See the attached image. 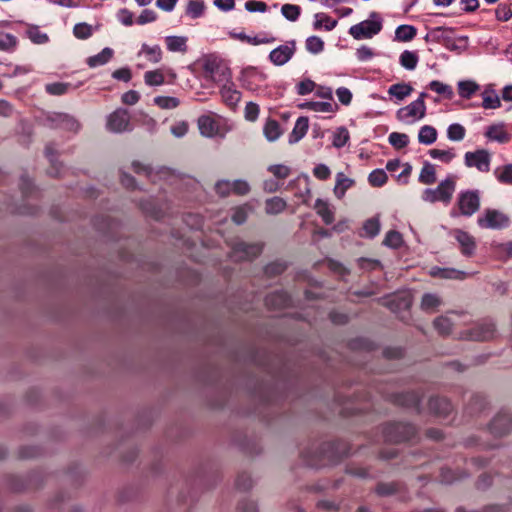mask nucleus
I'll use <instances>...</instances> for the list:
<instances>
[{
	"label": "nucleus",
	"instance_id": "f257e3e1",
	"mask_svg": "<svg viewBox=\"0 0 512 512\" xmlns=\"http://www.w3.org/2000/svg\"><path fill=\"white\" fill-rule=\"evenodd\" d=\"M197 125L200 134L207 138L224 137L227 132L223 119L212 112L201 115Z\"/></svg>",
	"mask_w": 512,
	"mask_h": 512
},
{
	"label": "nucleus",
	"instance_id": "f03ea898",
	"mask_svg": "<svg viewBox=\"0 0 512 512\" xmlns=\"http://www.w3.org/2000/svg\"><path fill=\"white\" fill-rule=\"evenodd\" d=\"M203 77L218 85L231 79L230 69L216 57H208L203 62Z\"/></svg>",
	"mask_w": 512,
	"mask_h": 512
},
{
	"label": "nucleus",
	"instance_id": "7ed1b4c3",
	"mask_svg": "<svg viewBox=\"0 0 512 512\" xmlns=\"http://www.w3.org/2000/svg\"><path fill=\"white\" fill-rule=\"evenodd\" d=\"M426 95L422 92L415 101L400 108L396 113L397 119L405 124H413L423 119L426 114Z\"/></svg>",
	"mask_w": 512,
	"mask_h": 512
},
{
	"label": "nucleus",
	"instance_id": "20e7f679",
	"mask_svg": "<svg viewBox=\"0 0 512 512\" xmlns=\"http://www.w3.org/2000/svg\"><path fill=\"white\" fill-rule=\"evenodd\" d=\"M382 29L378 14L372 13L370 18L350 27L349 34L356 40L372 38Z\"/></svg>",
	"mask_w": 512,
	"mask_h": 512
},
{
	"label": "nucleus",
	"instance_id": "39448f33",
	"mask_svg": "<svg viewBox=\"0 0 512 512\" xmlns=\"http://www.w3.org/2000/svg\"><path fill=\"white\" fill-rule=\"evenodd\" d=\"M266 74L257 68L243 69L238 78L241 86L251 92H259L265 87Z\"/></svg>",
	"mask_w": 512,
	"mask_h": 512
},
{
	"label": "nucleus",
	"instance_id": "423d86ee",
	"mask_svg": "<svg viewBox=\"0 0 512 512\" xmlns=\"http://www.w3.org/2000/svg\"><path fill=\"white\" fill-rule=\"evenodd\" d=\"M477 224L484 229H501L508 226L509 219L498 210L488 209L478 217Z\"/></svg>",
	"mask_w": 512,
	"mask_h": 512
},
{
	"label": "nucleus",
	"instance_id": "0eeeda50",
	"mask_svg": "<svg viewBox=\"0 0 512 512\" xmlns=\"http://www.w3.org/2000/svg\"><path fill=\"white\" fill-rule=\"evenodd\" d=\"M106 128L113 133H122L132 129L127 110L117 109L107 117Z\"/></svg>",
	"mask_w": 512,
	"mask_h": 512
},
{
	"label": "nucleus",
	"instance_id": "6e6552de",
	"mask_svg": "<svg viewBox=\"0 0 512 512\" xmlns=\"http://www.w3.org/2000/svg\"><path fill=\"white\" fill-rule=\"evenodd\" d=\"M452 236L463 256H474L477 248V242L473 235L469 234L464 230L455 229L452 232Z\"/></svg>",
	"mask_w": 512,
	"mask_h": 512
},
{
	"label": "nucleus",
	"instance_id": "1a4fd4ad",
	"mask_svg": "<svg viewBox=\"0 0 512 512\" xmlns=\"http://www.w3.org/2000/svg\"><path fill=\"white\" fill-rule=\"evenodd\" d=\"M296 51V42L294 40L287 41L279 45L269 53V60L275 66H283L291 60Z\"/></svg>",
	"mask_w": 512,
	"mask_h": 512
},
{
	"label": "nucleus",
	"instance_id": "9d476101",
	"mask_svg": "<svg viewBox=\"0 0 512 512\" xmlns=\"http://www.w3.org/2000/svg\"><path fill=\"white\" fill-rule=\"evenodd\" d=\"M495 326L491 322L479 323L469 329L464 338L474 341H486L490 340L495 336Z\"/></svg>",
	"mask_w": 512,
	"mask_h": 512
},
{
	"label": "nucleus",
	"instance_id": "9b49d317",
	"mask_svg": "<svg viewBox=\"0 0 512 512\" xmlns=\"http://www.w3.org/2000/svg\"><path fill=\"white\" fill-rule=\"evenodd\" d=\"M421 199L427 203L448 201V178L442 180L436 188H427L421 194Z\"/></svg>",
	"mask_w": 512,
	"mask_h": 512
},
{
	"label": "nucleus",
	"instance_id": "f8f14e48",
	"mask_svg": "<svg viewBox=\"0 0 512 512\" xmlns=\"http://www.w3.org/2000/svg\"><path fill=\"white\" fill-rule=\"evenodd\" d=\"M262 247L259 244H248L238 242L232 248V257L237 260H250L261 253Z\"/></svg>",
	"mask_w": 512,
	"mask_h": 512
},
{
	"label": "nucleus",
	"instance_id": "ddd939ff",
	"mask_svg": "<svg viewBox=\"0 0 512 512\" xmlns=\"http://www.w3.org/2000/svg\"><path fill=\"white\" fill-rule=\"evenodd\" d=\"M479 206L480 199L478 193L467 191L460 195L458 200V207L461 214L470 216L479 209Z\"/></svg>",
	"mask_w": 512,
	"mask_h": 512
},
{
	"label": "nucleus",
	"instance_id": "4468645a",
	"mask_svg": "<svg viewBox=\"0 0 512 512\" xmlns=\"http://www.w3.org/2000/svg\"><path fill=\"white\" fill-rule=\"evenodd\" d=\"M465 163L469 167H476L479 171L487 172L490 166V155L485 150L467 152L465 154Z\"/></svg>",
	"mask_w": 512,
	"mask_h": 512
},
{
	"label": "nucleus",
	"instance_id": "2eb2a0df",
	"mask_svg": "<svg viewBox=\"0 0 512 512\" xmlns=\"http://www.w3.org/2000/svg\"><path fill=\"white\" fill-rule=\"evenodd\" d=\"M220 95L223 102L230 108H235L241 100V92L230 80L221 84Z\"/></svg>",
	"mask_w": 512,
	"mask_h": 512
},
{
	"label": "nucleus",
	"instance_id": "dca6fc26",
	"mask_svg": "<svg viewBox=\"0 0 512 512\" xmlns=\"http://www.w3.org/2000/svg\"><path fill=\"white\" fill-rule=\"evenodd\" d=\"M512 429V418L509 413H499L491 422V433L496 436H502Z\"/></svg>",
	"mask_w": 512,
	"mask_h": 512
},
{
	"label": "nucleus",
	"instance_id": "f3484780",
	"mask_svg": "<svg viewBox=\"0 0 512 512\" xmlns=\"http://www.w3.org/2000/svg\"><path fill=\"white\" fill-rule=\"evenodd\" d=\"M50 119L53 125L57 128L65 129L72 132H77L80 128V124L78 123V121L67 114L55 113Z\"/></svg>",
	"mask_w": 512,
	"mask_h": 512
},
{
	"label": "nucleus",
	"instance_id": "a211bd4d",
	"mask_svg": "<svg viewBox=\"0 0 512 512\" xmlns=\"http://www.w3.org/2000/svg\"><path fill=\"white\" fill-rule=\"evenodd\" d=\"M413 87L408 83H396L389 87L388 94L394 99L395 103L402 102L405 98L411 95Z\"/></svg>",
	"mask_w": 512,
	"mask_h": 512
},
{
	"label": "nucleus",
	"instance_id": "6ab92c4d",
	"mask_svg": "<svg viewBox=\"0 0 512 512\" xmlns=\"http://www.w3.org/2000/svg\"><path fill=\"white\" fill-rule=\"evenodd\" d=\"M354 180L347 177L343 172L336 174V182L333 189L334 195L338 199H342L345 193L354 185Z\"/></svg>",
	"mask_w": 512,
	"mask_h": 512
},
{
	"label": "nucleus",
	"instance_id": "aec40b11",
	"mask_svg": "<svg viewBox=\"0 0 512 512\" xmlns=\"http://www.w3.org/2000/svg\"><path fill=\"white\" fill-rule=\"evenodd\" d=\"M309 127V120L307 117H299L294 125L292 132L289 135V143L294 144L299 142L307 133Z\"/></svg>",
	"mask_w": 512,
	"mask_h": 512
},
{
	"label": "nucleus",
	"instance_id": "412c9836",
	"mask_svg": "<svg viewBox=\"0 0 512 512\" xmlns=\"http://www.w3.org/2000/svg\"><path fill=\"white\" fill-rule=\"evenodd\" d=\"M162 55L163 53L159 45L150 46L147 43H143L138 52L139 57L145 56V58L153 64L159 63L162 60Z\"/></svg>",
	"mask_w": 512,
	"mask_h": 512
},
{
	"label": "nucleus",
	"instance_id": "4be33fe9",
	"mask_svg": "<svg viewBox=\"0 0 512 512\" xmlns=\"http://www.w3.org/2000/svg\"><path fill=\"white\" fill-rule=\"evenodd\" d=\"M300 108L310 110L313 112H321V113H334L337 109V105L332 102L325 101H307L299 105Z\"/></svg>",
	"mask_w": 512,
	"mask_h": 512
},
{
	"label": "nucleus",
	"instance_id": "5701e85b",
	"mask_svg": "<svg viewBox=\"0 0 512 512\" xmlns=\"http://www.w3.org/2000/svg\"><path fill=\"white\" fill-rule=\"evenodd\" d=\"M314 209L325 224H331L334 221V208L327 201L317 199Z\"/></svg>",
	"mask_w": 512,
	"mask_h": 512
},
{
	"label": "nucleus",
	"instance_id": "b1692460",
	"mask_svg": "<svg viewBox=\"0 0 512 512\" xmlns=\"http://www.w3.org/2000/svg\"><path fill=\"white\" fill-rule=\"evenodd\" d=\"M114 51L109 47H105L96 55H93L87 59V65L90 68H96L107 64L113 57Z\"/></svg>",
	"mask_w": 512,
	"mask_h": 512
},
{
	"label": "nucleus",
	"instance_id": "393cba45",
	"mask_svg": "<svg viewBox=\"0 0 512 512\" xmlns=\"http://www.w3.org/2000/svg\"><path fill=\"white\" fill-rule=\"evenodd\" d=\"M437 180L436 165L430 162H424V165L420 171L418 181L424 185L434 184Z\"/></svg>",
	"mask_w": 512,
	"mask_h": 512
},
{
	"label": "nucleus",
	"instance_id": "a878e982",
	"mask_svg": "<svg viewBox=\"0 0 512 512\" xmlns=\"http://www.w3.org/2000/svg\"><path fill=\"white\" fill-rule=\"evenodd\" d=\"M486 136L490 140L497 141L499 143H507L510 140V135L503 124L490 126L486 131Z\"/></svg>",
	"mask_w": 512,
	"mask_h": 512
},
{
	"label": "nucleus",
	"instance_id": "bb28decb",
	"mask_svg": "<svg viewBox=\"0 0 512 512\" xmlns=\"http://www.w3.org/2000/svg\"><path fill=\"white\" fill-rule=\"evenodd\" d=\"M165 43L170 52L185 53L187 51V37L185 36H167Z\"/></svg>",
	"mask_w": 512,
	"mask_h": 512
},
{
	"label": "nucleus",
	"instance_id": "cd10ccee",
	"mask_svg": "<svg viewBox=\"0 0 512 512\" xmlns=\"http://www.w3.org/2000/svg\"><path fill=\"white\" fill-rule=\"evenodd\" d=\"M287 203L280 197H272L265 202V212L269 215H276L285 210Z\"/></svg>",
	"mask_w": 512,
	"mask_h": 512
},
{
	"label": "nucleus",
	"instance_id": "c85d7f7f",
	"mask_svg": "<svg viewBox=\"0 0 512 512\" xmlns=\"http://www.w3.org/2000/svg\"><path fill=\"white\" fill-rule=\"evenodd\" d=\"M337 25V21L325 13H316L314 15V28H324L326 31H331Z\"/></svg>",
	"mask_w": 512,
	"mask_h": 512
},
{
	"label": "nucleus",
	"instance_id": "c756f323",
	"mask_svg": "<svg viewBox=\"0 0 512 512\" xmlns=\"http://www.w3.org/2000/svg\"><path fill=\"white\" fill-rule=\"evenodd\" d=\"M437 139V131L430 125H425L420 128L418 133V141L424 145H431Z\"/></svg>",
	"mask_w": 512,
	"mask_h": 512
},
{
	"label": "nucleus",
	"instance_id": "7c9ffc66",
	"mask_svg": "<svg viewBox=\"0 0 512 512\" xmlns=\"http://www.w3.org/2000/svg\"><path fill=\"white\" fill-rule=\"evenodd\" d=\"M479 85L472 80H463L458 82L457 90L458 94L462 98H470L475 92L479 90Z\"/></svg>",
	"mask_w": 512,
	"mask_h": 512
},
{
	"label": "nucleus",
	"instance_id": "2f4dec72",
	"mask_svg": "<svg viewBox=\"0 0 512 512\" xmlns=\"http://www.w3.org/2000/svg\"><path fill=\"white\" fill-rule=\"evenodd\" d=\"M263 132L266 139L270 142L276 141L282 133L279 123L276 120H268L265 123Z\"/></svg>",
	"mask_w": 512,
	"mask_h": 512
},
{
	"label": "nucleus",
	"instance_id": "473e14b6",
	"mask_svg": "<svg viewBox=\"0 0 512 512\" xmlns=\"http://www.w3.org/2000/svg\"><path fill=\"white\" fill-rule=\"evenodd\" d=\"M144 82L148 86H160L165 82V75L161 69L150 70L144 73Z\"/></svg>",
	"mask_w": 512,
	"mask_h": 512
},
{
	"label": "nucleus",
	"instance_id": "72a5a7b5",
	"mask_svg": "<svg viewBox=\"0 0 512 512\" xmlns=\"http://www.w3.org/2000/svg\"><path fill=\"white\" fill-rule=\"evenodd\" d=\"M418 55L416 52L405 50L401 53L399 62L407 70H414L418 64Z\"/></svg>",
	"mask_w": 512,
	"mask_h": 512
},
{
	"label": "nucleus",
	"instance_id": "f704fd0d",
	"mask_svg": "<svg viewBox=\"0 0 512 512\" xmlns=\"http://www.w3.org/2000/svg\"><path fill=\"white\" fill-rule=\"evenodd\" d=\"M380 231V222L376 217L370 218L365 221L363 225V232L360 234L363 237L373 238Z\"/></svg>",
	"mask_w": 512,
	"mask_h": 512
},
{
	"label": "nucleus",
	"instance_id": "c9c22d12",
	"mask_svg": "<svg viewBox=\"0 0 512 512\" xmlns=\"http://www.w3.org/2000/svg\"><path fill=\"white\" fill-rule=\"evenodd\" d=\"M441 300L435 294H425L422 297L421 307L426 312H435L436 309L440 306Z\"/></svg>",
	"mask_w": 512,
	"mask_h": 512
},
{
	"label": "nucleus",
	"instance_id": "e433bc0d",
	"mask_svg": "<svg viewBox=\"0 0 512 512\" xmlns=\"http://www.w3.org/2000/svg\"><path fill=\"white\" fill-rule=\"evenodd\" d=\"M154 104L161 109H175L179 106L180 101L172 96H157L154 98Z\"/></svg>",
	"mask_w": 512,
	"mask_h": 512
},
{
	"label": "nucleus",
	"instance_id": "4c0bfd02",
	"mask_svg": "<svg viewBox=\"0 0 512 512\" xmlns=\"http://www.w3.org/2000/svg\"><path fill=\"white\" fill-rule=\"evenodd\" d=\"M416 35V29L410 25H400L395 31V37L400 41H410Z\"/></svg>",
	"mask_w": 512,
	"mask_h": 512
},
{
	"label": "nucleus",
	"instance_id": "58836bf2",
	"mask_svg": "<svg viewBox=\"0 0 512 512\" xmlns=\"http://www.w3.org/2000/svg\"><path fill=\"white\" fill-rule=\"evenodd\" d=\"M281 14L288 21L294 22L299 18L301 14V8L295 4H284L281 7Z\"/></svg>",
	"mask_w": 512,
	"mask_h": 512
},
{
	"label": "nucleus",
	"instance_id": "ea45409f",
	"mask_svg": "<svg viewBox=\"0 0 512 512\" xmlns=\"http://www.w3.org/2000/svg\"><path fill=\"white\" fill-rule=\"evenodd\" d=\"M70 89H72V85L70 83L63 82L50 83L45 86L46 92L51 95H63Z\"/></svg>",
	"mask_w": 512,
	"mask_h": 512
},
{
	"label": "nucleus",
	"instance_id": "a19ab883",
	"mask_svg": "<svg viewBox=\"0 0 512 512\" xmlns=\"http://www.w3.org/2000/svg\"><path fill=\"white\" fill-rule=\"evenodd\" d=\"M368 181L373 187H381L387 182V174L382 169L373 170L368 176Z\"/></svg>",
	"mask_w": 512,
	"mask_h": 512
},
{
	"label": "nucleus",
	"instance_id": "79ce46f5",
	"mask_svg": "<svg viewBox=\"0 0 512 512\" xmlns=\"http://www.w3.org/2000/svg\"><path fill=\"white\" fill-rule=\"evenodd\" d=\"M389 143L396 149H402L409 143V137L407 134L392 132L388 137Z\"/></svg>",
	"mask_w": 512,
	"mask_h": 512
},
{
	"label": "nucleus",
	"instance_id": "37998d69",
	"mask_svg": "<svg viewBox=\"0 0 512 512\" xmlns=\"http://www.w3.org/2000/svg\"><path fill=\"white\" fill-rule=\"evenodd\" d=\"M495 175L501 183L512 185V164L497 168Z\"/></svg>",
	"mask_w": 512,
	"mask_h": 512
},
{
	"label": "nucleus",
	"instance_id": "c03bdc74",
	"mask_svg": "<svg viewBox=\"0 0 512 512\" xmlns=\"http://www.w3.org/2000/svg\"><path fill=\"white\" fill-rule=\"evenodd\" d=\"M349 140V132L345 127H339L333 134V146L341 148L346 145Z\"/></svg>",
	"mask_w": 512,
	"mask_h": 512
},
{
	"label": "nucleus",
	"instance_id": "a18cd8bd",
	"mask_svg": "<svg viewBox=\"0 0 512 512\" xmlns=\"http://www.w3.org/2000/svg\"><path fill=\"white\" fill-rule=\"evenodd\" d=\"M307 51L312 54H318L324 49V42L320 37L310 36L306 39L305 43Z\"/></svg>",
	"mask_w": 512,
	"mask_h": 512
},
{
	"label": "nucleus",
	"instance_id": "49530a36",
	"mask_svg": "<svg viewBox=\"0 0 512 512\" xmlns=\"http://www.w3.org/2000/svg\"><path fill=\"white\" fill-rule=\"evenodd\" d=\"M384 245L391 248H398L402 245V235L394 230L389 231L383 241Z\"/></svg>",
	"mask_w": 512,
	"mask_h": 512
},
{
	"label": "nucleus",
	"instance_id": "de8ad7c7",
	"mask_svg": "<svg viewBox=\"0 0 512 512\" xmlns=\"http://www.w3.org/2000/svg\"><path fill=\"white\" fill-rule=\"evenodd\" d=\"M204 11V3L201 0H191L188 3L186 13L191 18H198L203 14Z\"/></svg>",
	"mask_w": 512,
	"mask_h": 512
},
{
	"label": "nucleus",
	"instance_id": "09e8293b",
	"mask_svg": "<svg viewBox=\"0 0 512 512\" xmlns=\"http://www.w3.org/2000/svg\"><path fill=\"white\" fill-rule=\"evenodd\" d=\"M483 107L485 109H496L500 107L501 102L497 94L494 92H484L483 93Z\"/></svg>",
	"mask_w": 512,
	"mask_h": 512
},
{
	"label": "nucleus",
	"instance_id": "8fccbe9b",
	"mask_svg": "<svg viewBox=\"0 0 512 512\" xmlns=\"http://www.w3.org/2000/svg\"><path fill=\"white\" fill-rule=\"evenodd\" d=\"M92 26L87 23H78L73 28V34L78 39H87L92 35Z\"/></svg>",
	"mask_w": 512,
	"mask_h": 512
},
{
	"label": "nucleus",
	"instance_id": "3c124183",
	"mask_svg": "<svg viewBox=\"0 0 512 512\" xmlns=\"http://www.w3.org/2000/svg\"><path fill=\"white\" fill-rule=\"evenodd\" d=\"M468 47V38L465 36L450 38V51H455L457 54L462 53Z\"/></svg>",
	"mask_w": 512,
	"mask_h": 512
},
{
	"label": "nucleus",
	"instance_id": "603ef678",
	"mask_svg": "<svg viewBox=\"0 0 512 512\" xmlns=\"http://www.w3.org/2000/svg\"><path fill=\"white\" fill-rule=\"evenodd\" d=\"M29 39L35 44H44L48 41V35L40 31L37 27H32L27 31Z\"/></svg>",
	"mask_w": 512,
	"mask_h": 512
},
{
	"label": "nucleus",
	"instance_id": "864d4df0",
	"mask_svg": "<svg viewBox=\"0 0 512 512\" xmlns=\"http://www.w3.org/2000/svg\"><path fill=\"white\" fill-rule=\"evenodd\" d=\"M250 212L251 208L249 205L237 207L232 215L233 222L238 225L244 223Z\"/></svg>",
	"mask_w": 512,
	"mask_h": 512
},
{
	"label": "nucleus",
	"instance_id": "5fc2aeb1",
	"mask_svg": "<svg viewBox=\"0 0 512 512\" xmlns=\"http://www.w3.org/2000/svg\"><path fill=\"white\" fill-rule=\"evenodd\" d=\"M388 305H390L391 309H393V310L396 308L408 309L411 306L410 295L405 294L404 296H401V297L394 296L393 300L388 302Z\"/></svg>",
	"mask_w": 512,
	"mask_h": 512
},
{
	"label": "nucleus",
	"instance_id": "6e6d98bb",
	"mask_svg": "<svg viewBox=\"0 0 512 512\" xmlns=\"http://www.w3.org/2000/svg\"><path fill=\"white\" fill-rule=\"evenodd\" d=\"M268 171L278 179H285L290 175V168L282 164L270 165Z\"/></svg>",
	"mask_w": 512,
	"mask_h": 512
},
{
	"label": "nucleus",
	"instance_id": "4d7b16f0",
	"mask_svg": "<svg viewBox=\"0 0 512 512\" xmlns=\"http://www.w3.org/2000/svg\"><path fill=\"white\" fill-rule=\"evenodd\" d=\"M16 43L17 40L15 36L0 32V50H10L16 46Z\"/></svg>",
	"mask_w": 512,
	"mask_h": 512
},
{
	"label": "nucleus",
	"instance_id": "13d9d810",
	"mask_svg": "<svg viewBox=\"0 0 512 512\" xmlns=\"http://www.w3.org/2000/svg\"><path fill=\"white\" fill-rule=\"evenodd\" d=\"M188 129L189 125L186 121H178L171 126L170 131L176 138H182L187 134Z\"/></svg>",
	"mask_w": 512,
	"mask_h": 512
},
{
	"label": "nucleus",
	"instance_id": "bf43d9fd",
	"mask_svg": "<svg viewBox=\"0 0 512 512\" xmlns=\"http://www.w3.org/2000/svg\"><path fill=\"white\" fill-rule=\"evenodd\" d=\"M259 106L254 102H248L244 109L245 119L254 122L259 116Z\"/></svg>",
	"mask_w": 512,
	"mask_h": 512
},
{
	"label": "nucleus",
	"instance_id": "052dcab7",
	"mask_svg": "<svg viewBox=\"0 0 512 512\" xmlns=\"http://www.w3.org/2000/svg\"><path fill=\"white\" fill-rule=\"evenodd\" d=\"M316 87V84L314 81L310 79H304L301 82H299L296 86V91L299 95H307L311 93Z\"/></svg>",
	"mask_w": 512,
	"mask_h": 512
},
{
	"label": "nucleus",
	"instance_id": "680f3d73",
	"mask_svg": "<svg viewBox=\"0 0 512 512\" xmlns=\"http://www.w3.org/2000/svg\"><path fill=\"white\" fill-rule=\"evenodd\" d=\"M245 9L249 12H266L267 5L265 2L257 1V0H249L245 3Z\"/></svg>",
	"mask_w": 512,
	"mask_h": 512
},
{
	"label": "nucleus",
	"instance_id": "e2e57ef3",
	"mask_svg": "<svg viewBox=\"0 0 512 512\" xmlns=\"http://www.w3.org/2000/svg\"><path fill=\"white\" fill-rule=\"evenodd\" d=\"M156 12L151 9H144L136 20L137 24L144 25L156 20Z\"/></svg>",
	"mask_w": 512,
	"mask_h": 512
},
{
	"label": "nucleus",
	"instance_id": "0e129e2a",
	"mask_svg": "<svg viewBox=\"0 0 512 512\" xmlns=\"http://www.w3.org/2000/svg\"><path fill=\"white\" fill-rule=\"evenodd\" d=\"M313 175L319 180H327L331 175V170L325 164H318L313 169Z\"/></svg>",
	"mask_w": 512,
	"mask_h": 512
},
{
	"label": "nucleus",
	"instance_id": "69168bd1",
	"mask_svg": "<svg viewBox=\"0 0 512 512\" xmlns=\"http://www.w3.org/2000/svg\"><path fill=\"white\" fill-rule=\"evenodd\" d=\"M215 190L220 196H227L232 192V182L220 180L215 184Z\"/></svg>",
	"mask_w": 512,
	"mask_h": 512
},
{
	"label": "nucleus",
	"instance_id": "338daca9",
	"mask_svg": "<svg viewBox=\"0 0 512 512\" xmlns=\"http://www.w3.org/2000/svg\"><path fill=\"white\" fill-rule=\"evenodd\" d=\"M465 136V128L460 124H451L450 125V140L460 141Z\"/></svg>",
	"mask_w": 512,
	"mask_h": 512
},
{
	"label": "nucleus",
	"instance_id": "774afa93",
	"mask_svg": "<svg viewBox=\"0 0 512 512\" xmlns=\"http://www.w3.org/2000/svg\"><path fill=\"white\" fill-rule=\"evenodd\" d=\"M336 95L339 102L343 105H349L352 101V93L346 87H340L336 90Z\"/></svg>",
	"mask_w": 512,
	"mask_h": 512
}]
</instances>
